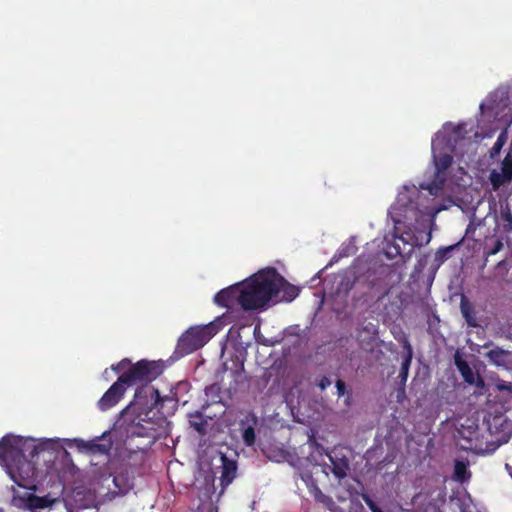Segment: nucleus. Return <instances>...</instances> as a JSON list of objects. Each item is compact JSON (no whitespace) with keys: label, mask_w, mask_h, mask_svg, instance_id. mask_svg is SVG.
Instances as JSON below:
<instances>
[{"label":"nucleus","mask_w":512,"mask_h":512,"mask_svg":"<svg viewBox=\"0 0 512 512\" xmlns=\"http://www.w3.org/2000/svg\"><path fill=\"white\" fill-rule=\"evenodd\" d=\"M315 499H316V501L322 502V503L331 502V498L328 497L327 495L323 494L320 490H318V493L315 495Z\"/></svg>","instance_id":"72a5a7b5"},{"label":"nucleus","mask_w":512,"mask_h":512,"mask_svg":"<svg viewBox=\"0 0 512 512\" xmlns=\"http://www.w3.org/2000/svg\"><path fill=\"white\" fill-rule=\"evenodd\" d=\"M282 276L275 268H267L241 282V308L245 311L266 309L274 303Z\"/></svg>","instance_id":"f03ea898"},{"label":"nucleus","mask_w":512,"mask_h":512,"mask_svg":"<svg viewBox=\"0 0 512 512\" xmlns=\"http://www.w3.org/2000/svg\"><path fill=\"white\" fill-rule=\"evenodd\" d=\"M501 172L512 180V155L509 153L502 160Z\"/></svg>","instance_id":"a878e982"},{"label":"nucleus","mask_w":512,"mask_h":512,"mask_svg":"<svg viewBox=\"0 0 512 512\" xmlns=\"http://www.w3.org/2000/svg\"><path fill=\"white\" fill-rule=\"evenodd\" d=\"M27 456L28 455H24L19 462L15 463V466H12L11 469L6 471L10 478L22 488H28L30 486L36 470L34 463L27 459Z\"/></svg>","instance_id":"0eeeda50"},{"label":"nucleus","mask_w":512,"mask_h":512,"mask_svg":"<svg viewBox=\"0 0 512 512\" xmlns=\"http://www.w3.org/2000/svg\"><path fill=\"white\" fill-rule=\"evenodd\" d=\"M501 219L503 220V228L505 232H510L512 230V213L508 206L505 209L501 210Z\"/></svg>","instance_id":"393cba45"},{"label":"nucleus","mask_w":512,"mask_h":512,"mask_svg":"<svg viewBox=\"0 0 512 512\" xmlns=\"http://www.w3.org/2000/svg\"><path fill=\"white\" fill-rule=\"evenodd\" d=\"M128 386L119 376L97 403L99 410L107 411L114 407L123 397Z\"/></svg>","instance_id":"6e6552de"},{"label":"nucleus","mask_w":512,"mask_h":512,"mask_svg":"<svg viewBox=\"0 0 512 512\" xmlns=\"http://www.w3.org/2000/svg\"><path fill=\"white\" fill-rule=\"evenodd\" d=\"M337 394L339 397L343 396L346 391V384L343 380L338 379L336 381Z\"/></svg>","instance_id":"2f4dec72"},{"label":"nucleus","mask_w":512,"mask_h":512,"mask_svg":"<svg viewBox=\"0 0 512 512\" xmlns=\"http://www.w3.org/2000/svg\"><path fill=\"white\" fill-rule=\"evenodd\" d=\"M490 181L494 190H497L503 184L512 181L502 172L492 171L490 174Z\"/></svg>","instance_id":"412c9836"},{"label":"nucleus","mask_w":512,"mask_h":512,"mask_svg":"<svg viewBox=\"0 0 512 512\" xmlns=\"http://www.w3.org/2000/svg\"><path fill=\"white\" fill-rule=\"evenodd\" d=\"M509 352L500 348L495 347L485 354V357L496 366H503L507 362Z\"/></svg>","instance_id":"a211bd4d"},{"label":"nucleus","mask_w":512,"mask_h":512,"mask_svg":"<svg viewBox=\"0 0 512 512\" xmlns=\"http://www.w3.org/2000/svg\"><path fill=\"white\" fill-rule=\"evenodd\" d=\"M308 443L320 456L329 454L324 446L317 442L313 435L309 437Z\"/></svg>","instance_id":"cd10ccee"},{"label":"nucleus","mask_w":512,"mask_h":512,"mask_svg":"<svg viewBox=\"0 0 512 512\" xmlns=\"http://www.w3.org/2000/svg\"><path fill=\"white\" fill-rule=\"evenodd\" d=\"M50 500L47 497L32 496L29 499V506L31 508H46L50 505Z\"/></svg>","instance_id":"5701e85b"},{"label":"nucleus","mask_w":512,"mask_h":512,"mask_svg":"<svg viewBox=\"0 0 512 512\" xmlns=\"http://www.w3.org/2000/svg\"><path fill=\"white\" fill-rule=\"evenodd\" d=\"M363 499L366 503V505L370 508H372L376 503L367 495L363 496Z\"/></svg>","instance_id":"f704fd0d"},{"label":"nucleus","mask_w":512,"mask_h":512,"mask_svg":"<svg viewBox=\"0 0 512 512\" xmlns=\"http://www.w3.org/2000/svg\"><path fill=\"white\" fill-rule=\"evenodd\" d=\"M257 424V418L254 415L250 416V419L246 417V420H241L240 426L242 430V439L247 446H252L255 443V426Z\"/></svg>","instance_id":"ddd939ff"},{"label":"nucleus","mask_w":512,"mask_h":512,"mask_svg":"<svg viewBox=\"0 0 512 512\" xmlns=\"http://www.w3.org/2000/svg\"><path fill=\"white\" fill-rule=\"evenodd\" d=\"M433 160L435 164V176L431 183L421 185L423 189H427L431 195H437L444 187L446 170L451 166L453 157L452 150L447 152H437L434 143L432 144Z\"/></svg>","instance_id":"423d86ee"},{"label":"nucleus","mask_w":512,"mask_h":512,"mask_svg":"<svg viewBox=\"0 0 512 512\" xmlns=\"http://www.w3.org/2000/svg\"><path fill=\"white\" fill-rule=\"evenodd\" d=\"M496 387L500 391H509L510 392L512 390V383L506 382L503 380H499L496 384Z\"/></svg>","instance_id":"7c9ffc66"},{"label":"nucleus","mask_w":512,"mask_h":512,"mask_svg":"<svg viewBox=\"0 0 512 512\" xmlns=\"http://www.w3.org/2000/svg\"><path fill=\"white\" fill-rule=\"evenodd\" d=\"M456 245L441 247L436 251L435 258L439 262H444L455 249Z\"/></svg>","instance_id":"bb28decb"},{"label":"nucleus","mask_w":512,"mask_h":512,"mask_svg":"<svg viewBox=\"0 0 512 512\" xmlns=\"http://www.w3.org/2000/svg\"><path fill=\"white\" fill-rule=\"evenodd\" d=\"M478 385H479V386H480V385H483V380H482V378H480V377H478Z\"/></svg>","instance_id":"4c0bfd02"},{"label":"nucleus","mask_w":512,"mask_h":512,"mask_svg":"<svg viewBox=\"0 0 512 512\" xmlns=\"http://www.w3.org/2000/svg\"><path fill=\"white\" fill-rule=\"evenodd\" d=\"M131 364V361L130 359L128 358H124L122 359L120 362H118L117 364H113L111 366L112 370H114L115 372H120L122 371L124 368H126L127 366H129Z\"/></svg>","instance_id":"c85d7f7f"},{"label":"nucleus","mask_w":512,"mask_h":512,"mask_svg":"<svg viewBox=\"0 0 512 512\" xmlns=\"http://www.w3.org/2000/svg\"><path fill=\"white\" fill-rule=\"evenodd\" d=\"M455 365L466 383L470 385L476 383L475 373L472 368L468 362L463 360L458 354L455 356Z\"/></svg>","instance_id":"dca6fc26"},{"label":"nucleus","mask_w":512,"mask_h":512,"mask_svg":"<svg viewBox=\"0 0 512 512\" xmlns=\"http://www.w3.org/2000/svg\"><path fill=\"white\" fill-rule=\"evenodd\" d=\"M189 423L190 426L193 427L201 435L206 433L207 421L203 419L201 413L196 412L195 414L190 415Z\"/></svg>","instance_id":"6ab92c4d"},{"label":"nucleus","mask_w":512,"mask_h":512,"mask_svg":"<svg viewBox=\"0 0 512 512\" xmlns=\"http://www.w3.org/2000/svg\"><path fill=\"white\" fill-rule=\"evenodd\" d=\"M43 451L42 445H36L21 437L4 436L0 440V465L7 471L15 466V463L28 455L31 459Z\"/></svg>","instance_id":"39448f33"},{"label":"nucleus","mask_w":512,"mask_h":512,"mask_svg":"<svg viewBox=\"0 0 512 512\" xmlns=\"http://www.w3.org/2000/svg\"><path fill=\"white\" fill-rule=\"evenodd\" d=\"M430 239H431V234H428L425 243H429Z\"/></svg>","instance_id":"e433bc0d"},{"label":"nucleus","mask_w":512,"mask_h":512,"mask_svg":"<svg viewBox=\"0 0 512 512\" xmlns=\"http://www.w3.org/2000/svg\"><path fill=\"white\" fill-rule=\"evenodd\" d=\"M281 285H279L277 290V295L275 296L274 303L280 301L291 302L299 295V288L295 285L288 283L285 278L282 276Z\"/></svg>","instance_id":"f8f14e48"},{"label":"nucleus","mask_w":512,"mask_h":512,"mask_svg":"<svg viewBox=\"0 0 512 512\" xmlns=\"http://www.w3.org/2000/svg\"><path fill=\"white\" fill-rule=\"evenodd\" d=\"M241 293V283L231 285L216 293V295L214 296V302L218 306L227 309H232L236 305H239L241 307Z\"/></svg>","instance_id":"1a4fd4ad"},{"label":"nucleus","mask_w":512,"mask_h":512,"mask_svg":"<svg viewBox=\"0 0 512 512\" xmlns=\"http://www.w3.org/2000/svg\"><path fill=\"white\" fill-rule=\"evenodd\" d=\"M370 510L372 512H383V510L377 504H375L372 508H370Z\"/></svg>","instance_id":"c9c22d12"},{"label":"nucleus","mask_w":512,"mask_h":512,"mask_svg":"<svg viewBox=\"0 0 512 512\" xmlns=\"http://www.w3.org/2000/svg\"><path fill=\"white\" fill-rule=\"evenodd\" d=\"M405 348V356L403 358V361L401 363L400 373H399V379L400 384L404 387L408 378L409 368L411 365L412 357H413V351L412 347L409 344V342H405L404 345Z\"/></svg>","instance_id":"2eb2a0df"},{"label":"nucleus","mask_w":512,"mask_h":512,"mask_svg":"<svg viewBox=\"0 0 512 512\" xmlns=\"http://www.w3.org/2000/svg\"><path fill=\"white\" fill-rule=\"evenodd\" d=\"M0 512H2V511H0Z\"/></svg>","instance_id":"58836bf2"},{"label":"nucleus","mask_w":512,"mask_h":512,"mask_svg":"<svg viewBox=\"0 0 512 512\" xmlns=\"http://www.w3.org/2000/svg\"><path fill=\"white\" fill-rule=\"evenodd\" d=\"M503 248V242L501 239H497L496 242L494 243V246L492 248H490L487 252H486V255L487 256H491V255H495L497 254L499 251H501Z\"/></svg>","instance_id":"c756f323"},{"label":"nucleus","mask_w":512,"mask_h":512,"mask_svg":"<svg viewBox=\"0 0 512 512\" xmlns=\"http://www.w3.org/2000/svg\"><path fill=\"white\" fill-rule=\"evenodd\" d=\"M112 440L107 438V433L90 441L80 440L78 447L89 454L109 455L112 448Z\"/></svg>","instance_id":"9d476101"},{"label":"nucleus","mask_w":512,"mask_h":512,"mask_svg":"<svg viewBox=\"0 0 512 512\" xmlns=\"http://www.w3.org/2000/svg\"><path fill=\"white\" fill-rule=\"evenodd\" d=\"M127 435L128 437H152L150 430L139 423L130 426L127 430Z\"/></svg>","instance_id":"aec40b11"},{"label":"nucleus","mask_w":512,"mask_h":512,"mask_svg":"<svg viewBox=\"0 0 512 512\" xmlns=\"http://www.w3.org/2000/svg\"><path fill=\"white\" fill-rule=\"evenodd\" d=\"M467 465L462 461H456L454 465L455 478L461 482L465 481L468 477Z\"/></svg>","instance_id":"4be33fe9"},{"label":"nucleus","mask_w":512,"mask_h":512,"mask_svg":"<svg viewBox=\"0 0 512 512\" xmlns=\"http://www.w3.org/2000/svg\"><path fill=\"white\" fill-rule=\"evenodd\" d=\"M394 223V231L391 239L385 237L383 251L388 259H394L397 256L403 258L410 257L414 248L423 245L410 229L403 230L412 220H418L417 213L414 211L412 203L408 205H395L389 212Z\"/></svg>","instance_id":"f257e3e1"},{"label":"nucleus","mask_w":512,"mask_h":512,"mask_svg":"<svg viewBox=\"0 0 512 512\" xmlns=\"http://www.w3.org/2000/svg\"><path fill=\"white\" fill-rule=\"evenodd\" d=\"M221 477L220 484L222 487V491L229 486L237 473V463L231 459H229L225 454L221 455Z\"/></svg>","instance_id":"9b49d317"},{"label":"nucleus","mask_w":512,"mask_h":512,"mask_svg":"<svg viewBox=\"0 0 512 512\" xmlns=\"http://www.w3.org/2000/svg\"><path fill=\"white\" fill-rule=\"evenodd\" d=\"M164 371V364L162 361H149L146 359L139 360L131 365L129 369L122 373L120 377L128 387L142 384L135 392V398L139 399L142 392L149 391L151 397H155V404L157 405L162 401V397L157 389L148 387L147 384L159 377Z\"/></svg>","instance_id":"7ed1b4c3"},{"label":"nucleus","mask_w":512,"mask_h":512,"mask_svg":"<svg viewBox=\"0 0 512 512\" xmlns=\"http://www.w3.org/2000/svg\"><path fill=\"white\" fill-rule=\"evenodd\" d=\"M331 385V380L327 377V376H323L319 383H318V386L321 390H325L327 387H329Z\"/></svg>","instance_id":"473e14b6"},{"label":"nucleus","mask_w":512,"mask_h":512,"mask_svg":"<svg viewBox=\"0 0 512 512\" xmlns=\"http://www.w3.org/2000/svg\"><path fill=\"white\" fill-rule=\"evenodd\" d=\"M506 143V135L504 132L500 133V135L497 137V140L495 141L494 145L492 146L490 150V156L494 158L496 155H498L503 148V146Z\"/></svg>","instance_id":"b1692460"},{"label":"nucleus","mask_w":512,"mask_h":512,"mask_svg":"<svg viewBox=\"0 0 512 512\" xmlns=\"http://www.w3.org/2000/svg\"><path fill=\"white\" fill-rule=\"evenodd\" d=\"M330 462H331V471L334 476L338 479H343L347 476V472L349 470V462L348 460L343 458L333 457L331 454H327Z\"/></svg>","instance_id":"4468645a"},{"label":"nucleus","mask_w":512,"mask_h":512,"mask_svg":"<svg viewBox=\"0 0 512 512\" xmlns=\"http://www.w3.org/2000/svg\"><path fill=\"white\" fill-rule=\"evenodd\" d=\"M226 314L206 325L190 327L178 340L177 349L181 354H190L203 347L226 324Z\"/></svg>","instance_id":"20e7f679"},{"label":"nucleus","mask_w":512,"mask_h":512,"mask_svg":"<svg viewBox=\"0 0 512 512\" xmlns=\"http://www.w3.org/2000/svg\"><path fill=\"white\" fill-rule=\"evenodd\" d=\"M460 310H461V313H462L463 317L465 318L468 326H470V327H478L479 326L477 319H476V314H475L473 305L464 297L461 299Z\"/></svg>","instance_id":"f3484780"}]
</instances>
